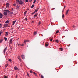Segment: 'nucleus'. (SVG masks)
<instances>
[{"label": "nucleus", "instance_id": "nucleus-1", "mask_svg": "<svg viewBox=\"0 0 78 78\" xmlns=\"http://www.w3.org/2000/svg\"><path fill=\"white\" fill-rule=\"evenodd\" d=\"M7 48H8V47H6L4 50V53H6V50H7Z\"/></svg>", "mask_w": 78, "mask_h": 78}, {"label": "nucleus", "instance_id": "nucleus-2", "mask_svg": "<svg viewBox=\"0 0 78 78\" xmlns=\"http://www.w3.org/2000/svg\"><path fill=\"white\" fill-rule=\"evenodd\" d=\"M14 70H19V69L18 68H17V66H15V67L14 68Z\"/></svg>", "mask_w": 78, "mask_h": 78}, {"label": "nucleus", "instance_id": "nucleus-3", "mask_svg": "<svg viewBox=\"0 0 78 78\" xmlns=\"http://www.w3.org/2000/svg\"><path fill=\"white\" fill-rule=\"evenodd\" d=\"M10 44H11L12 43V39H11L9 41Z\"/></svg>", "mask_w": 78, "mask_h": 78}, {"label": "nucleus", "instance_id": "nucleus-4", "mask_svg": "<svg viewBox=\"0 0 78 78\" xmlns=\"http://www.w3.org/2000/svg\"><path fill=\"white\" fill-rule=\"evenodd\" d=\"M21 58L23 59H25V56L24 55H21Z\"/></svg>", "mask_w": 78, "mask_h": 78}, {"label": "nucleus", "instance_id": "nucleus-5", "mask_svg": "<svg viewBox=\"0 0 78 78\" xmlns=\"http://www.w3.org/2000/svg\"><path fill=\"white\" fill-rule=\"evenodd\" d=\"M24 41L25 44H26V42H30V40H24Z\"/></svg>", "mask_w": 78, "mask_h": 78}, {"label": "nucleus", "instance_id": "nucleus-6", "mask_svg": "<svg viewBox=\"0 0 78 78\" xmlns=\"http://www.w3.org/2000/svg\"><path fill=\"white\" fill-rule=\"evenodd\" d=\"M19 3V4H20V5H22V4H23V2L22 1H20Z\"/></svg>", "mask_w": 78, "mask_h": 78}, {"label": "nucleus", "instance_id": "nucleus-7", "mask_svg": "<svg viewBox=\"0 0 78 78\" xmlns=\"http://www.w3.org/2000/svg\"><path fill=\"white\" fill-rule=\"evenodd\" d=\"M18 59H19L20 61H22V60H21V58H20V56H19L18 57Z\"/></svg>", "mask_w": 78, "mask_h": 78}, {"label": "nucleus", "instance_id": "nucleus-8", "mask_svg": "<svg viewBox=\"0 0 78 78\" xmlns=\"http://www.w3.org/2000/svg\"><path fill=\"white\" fill-rule=\"evenodd\" d=\"M48 45H49V44H48V43H46L45 44V47H48Z\"/></svg>", "mask_w": 78, "mask_h": 78}, {"label": "nucleus", "instance_id": "nucleus-9", "mask_svg": "<svg viewBox=\"0 0 78 78\" xmlns=\"http://www.w3.org/2000/svg\"><path fill=\"white\" fill-rule=\"evenodd\" d=\"M68 13H69V10H68L67 11H66V15H67V14H68Z\"/></svg>", "mask_w": 78, "mask_h": 78}, {"label": "nucleus", "instance_id": "nucleus-10", "mask_svg": "<svg viewBox=\"0 0 78 78\" xmlns=\"http://www.w3.org/2000/svg\"><path fill=\"white\" fill-rule=\"evenodd\" d=\"M9 6V4L8 3H6V7H8Z\"/></svg>", "mask_w": 78, "mask_h": 78}, {"label": "nucleus", "instance_id": "nucleus-11", "mask_svg": "<svg viewBox=\"0 0 78 78\" xmlns=\"http://www.w3.org/2000/svg\"><path fill=\"white\" fill-rule=\"evenodd\" d=\"M3 16L2 14L0 13V18H2Z\"/></svg>", "mask_w": 78, "mask_h": 78}, {"label": "nucleus", "instance_id": "nucleus-12", "mask_svg": "<svg viewBox=\"0 0 78 78\" xmlns=\"http://www.w3.org/2000/svg\"><path fill=\"white\" fill-rule=\"evenodd\" d=\"M33 73H34V74L35 76H37V74L36 73H35V72H33Z\"/></svg>", "mask_w": 78, "mask_h": 78}, {"label": "nucleus", "instance_id": "nucleus-13", "mask_svg": "<svg viewBox=\"0 0 78 78\" xmlns=\"http://www.w3.org/2000/svg\"><path fill=\"white\" fill-rule=\"evenodd\" d=\"M8 24H4V27H5V28H6V27H8Z\"/></svg>", "mask_w": 78, "mask_h": 78}, {"label": "nucleus", "instance_id": "nucleus-14", "mask_svg": "<svg viewBox=\"0 0 78 78\" xmlns=\"http://www.w3.org/2000/svg\"><path fill=\"white\" fill-rule=\"evenodd\" d=\"M7 14L8 13L6 12H5L4 13V16H7Z\"/></svg>", "mask_w": 78, "mask_h": 78}, {"label": "nucleus", "instance_id": "nucleus-15", "mask_svg": "<svg viewBox=\"0 0 78 78\" xmlns=\"http://www.w3.org/2000/svg\"><path fill=\"white\" fill-rule=\"evenodd\" d=\"M16 21H13V25H14V24H15V23H16Z\"/></svg>", "mask_w": 78, "mask_h": 78}, {"label": "nucleus", "instance_id": "nucleus-16", "mask_svg": "<svg viewBox=\"0 0 78 78\" xmlns=\"http://www.w3.org/2000/svg\"><path fill=\"white\" fill-rule=\"evenodd\" d=\"M34 17H37V13H36L34 15Z\"/></svg>", "mask_w": 78, "mask_h": 78}, {"label": "nucleus", "instance_id": "nucleus-17", "mask_svg": "<svg viewBox=\"0 0 78 78\" xmlns=\"http://www.w3.org/2000/svg\"><path fill=\"white\" fill-rule=\"evenodd\" d=\"M6 34H5V36H8V33L7 32H5Z\"/></svg>", "mask_w": 78, "mask_h": 78}, {"label": "nucleus", "instance_id": "nucleus-18", "mask_svg": "<svg viewBox=\"0 0 78 78\" xmlns=\"http://www.w3.org/2000/svg\"><path fill=\"white\" fill-rule=\"evenodd\" d=\"M9 14H13V12H11L10 11H9Z\"/></svg>", "mask_w": 78, "mask_h": 78}, {"label": "nucleus", "instance_id": "nucleus-19", "mask_svg": "<svg viewBox=\"0 0 78 78\" xmlns=\"http://www.w3.org/2000/svg\"><path fill=\"white\" fill-rule=\"evenodd\" d=\"M59 49L61 51H63V48H59Z\"/></svg>", "mask_w": 78, "mask_h": 78}, {"label": "nucleus", "instance_id": "nucleus-20", "mask_svg": "<svg viewBox=\"0 0 78 78\" xmlns=\"http://www.w3.org/2000/svg\"><path fill=\"white\" fill-rule=\"evenodd\" d=\"M36 34H37V32H34V36H35V35H36Z\"/></svg>", "mask_w": 78, "mask_h": 78}, {"label": "nucleus", "instance_id": "nucleus-21", "mask_svg": "<svg viewBox=\"0 0 78 78\" xmlns=\"http://www.w3.org/2000/svg\"><path fill=\"white\" fill-rule=\"evenodd\" d=\"M56 42H57V43H58L59 42V40H55Z\"/></svg>", "mask_w": 78, "mask_h": 78}, {"label": "nucleus", "instance_id": "nucleus-22", "mask_svg": "<svg viewBox=\"0 0 78 78\" xmlns=\"http://www.w3.org/2000/svg\"><path fill=\"white\" fill-rule=\"evenodd\" d=\"M9 21L7 20L5 22V23H9Z\"/></svg>", "mask_w": 78, "mask_h": 78}, {"label": "nucleus", "instance_id": "nucleus-23", "mask_svg": "<svg viewBox=\"0 0 78 78\" xmlns=\"http://www.w3.org/2000/svg\"><path fill=\"white\" fill-rule=\"evenodd\" d=\"M8 65L7 64H5V68H6V67H7L8 66Z\"/></svg>", "mask_w": 78, "mask_h": 78}, {"label": "nucleus", "instance_id": "nucleus-24", "mask_svg": "<svg viewBox=\"0 0 78 78\" xmlns=\"http://www.w3.org/2000/svg\"><path fill=\"white\" fill-rule=\"evenodd\" d=\"M3 42V39L0 40V43H2Z\"/></svg>", "mask_w": 78, "mask_h": 78}, {"label": "nucleus", "instance_id": "nucleus-25", "mask_svg": "<svg viewBox=\"0 0 78 78\" xmlns=\"http://www.w3.org/2000/svg\"><path fill=\"white\" fill-rule=\"evenodd\" d=\"M27 74L28 76L29 77V76H30V75H29V74H28V72H27Z\"/></svg>", "mask_w": 78, "mask_h": 78}, {"label": "nucleus", "instance_id": "nucleus-26", "mask_svg": "<svg viewBox=\"0 0 78 78\" xmlns=\"http://www.w3.org/2000/svg\"><path fill=\"white\" fill-rule=\"evenodd\" d=\"M62 19H64V14H63L62 16Z\"/></svg>", "mask_w": 78, "mask_h": 78}, {"label": "nucleus", "instance_id": "nucleus-27", "mask_svg": "<svg viewBox=\"0 0 78 78\" xmlns=\"http://www.w3.org/2000/svg\"><path fill=\"white\" fill-rule=\"evenodd\" d=\"M4 39L5 41H7V38H6L5 37H4Z\"/></svg>", "mask_w": 78, "mask_h": 78}, {"label": "nucleus", "instance_id": "nucleus-28", "mask_svg": "<svg viewBox=\"0 0 78 78\" xmlns=\"http://www.w3.org/2000/svg\"><path fill=\"white\" fill-rule=\"evenodd\" d=\"M34 5H32L31 7V8H33V7H34Z\"/></svg>", "mask_w": 78, "mask_h": 78}, {"label": "nucleus", "instance_id": "nucleus-29", "mask_svg": "<svg viewBox=\"0 0 78 78\" xmlns=\"http://www.w3.org/2000/svg\"><path fill=\"white\" fill-rule=\"evenodd\" d=\"M36 0H34V1L33 2L34 4L35 3H36Z\"/></svg>", "mask_w": 78, "mask_h": 78}, {"label": "nucleus", "instance_id": "nucleus-30", "mask_svg": "<svg viewBox=\"0 0 78 78\" xmlns=\"http://www.w3.org/2000/svg\"><path fill=\"white\" fill-rule=\"evenodd\" d=\"M30 73H33V71L32 70L30 71Z\"/></svg>", "mask_w": 78, "mask_h": 78}, {"label": "nucleus", "instance_id": "nucleus-31", "mask_svg": "<svg viewBox=\"0 0 78 78\" xmlns=\"http://www.w3.org/2000/svg\"><path fill=\"white\" fill-rule=\"evenodd\" d=\"M41 78H44V76H43V75H41Z\"/></svg>", "mask_w": 78, "mask_h": 78}, {"label": "nucleus", "instance_id": "nucleus-32", "mask_svg": "<svg viewBox=\"0 0 78 78\" xmlns=\"http://www.w3.org/2000/svg\"><path fill=\"white\" fill-rule=\"evenodd\" d=\"M37 11H38V10L37 9V10H35L34 12L35 13H36V12H37Z\"/></svg>", "mask_w": 78, "mask_h": 78}, {"label": "nucleus", "instance_id": "nucleus-33", "mask_svg": "<svg viewBox=\"0 0 78 78\" xmlns=\"http://www.w3.org/2000/svg\"><path fill=\"white\" fill-rule=\"evenodd\" d=\"M5 11H6V12H9V11L7 10H5Z\"/></svg>", "mask_w": 78, "mask_h": 78}, {"label": "nucleus", "instance_id": "nucleus-34", "mask_svg": "<svg viewBox=\"0 0 78 78\" xmlns=\"http://www.w3.org/2000/svg\"><path fill=\"white\" fill-rule=\"evenodd\" d=\"M59 30H57L56 32V33L57 34V33H59Z\"/></svg>", "mask_w": 78, "mask_h": 78}, {"label": "nucleus", "instance_id": "nucleus-35", "mask_svg": "<svg viewBox=\"0 0 78 78\" xmlns=\"http://www.w3.org/2000/svg\"><path fill=\"white\" fill-rule=\"evenodd\" d=\"M27 11H26L25 12H24V14H25V15L26 14V13H27Z\"/></svg>", "mask_w": 78, "mask_h": 78}, {"label": "nucleus", "instance_id": "nucleus-36", "mask_svg": "<svg viewBox=\"0 0 78 78\" xmlns=\"http://www.w3.org/2000/svg\"><path fill=\"white\" fill-rule=\"evenodd\" d=\"M9 61H10V62H11V61H12L11 59H9Z\"/></svg>", "mask_w": 78, "mask_h": 78}, {"label": "nucleus", "instance_id": "nucleus-37", "mask_svg": "<svg viewBox=\"0 0 78 78\" xmlns=\"http://www.w3.org/2000/svg\"><path fill=\"white\" fill-rule=\"evenodd\" d=\"M4 78H8V76H4Z\"/></svg>", "mask_w": 78, "mask_h": 78}, {"label": "nucleus", "instance_id": "nucleus-38", "mask_svg": "<svg viewBox=\"0 0 78 78\" xmlns=\"http://www.w3.org/2000/svg\"><path fill=\"white\" fill-rule=\"evenodd\" d=\"M1 34H2V31H0V36H1Z\"/></svg>", "mask_w": 78, "mask_h": 78}, {"label": "nucleus", "instance_id": "nucleus-39", "mask_svg": "<svg viewBox=\"0 0 78 78\" xmlns=\"http://www.w3.org/2000/svg\"><path fill=\"white\" fill-rule=\"evenodd\" d=\"M24 46V44H21V46L22 47H23V46Z\"/></svg>", "mask_w": 78, "mask_h": 78}, {"label": "nucleus", "instance_id": "nucleus-40", "mask_svg": "<svg viewBox=\"0 0 78 78\" xmlns=\"http://www.w3.org/2000/svg\"><path fill=\"white\" fill-rule=\"evenodd\" d=\"M49 39H50V41H53V39H51L50 38H49Z\"/></svg>", "mask_w": 78, "mask_h": 78}, {"label": "nucleus", "instance_id": "nucleus-41", "mask_svg": "<svg viewBox=\"0 0 78 78\" xmlns=\"http://www.w3.org/2000/svg\"><path fill=\"white\" fill-rule=\"evenodd\" d=\"M20 45L21 46V44H18V46H19Z\"/></svg>", "mask_w": 78, "mask_h": 78}, {"label": "nucleus", "instance_id": "nucleus-42", "mask_svg": "<svg viewBox=\"0 0 78 78\" xmlns=\"http://www.w3.org/2000/svg\"><path fill=\"white\" fill-rule=\"evenodd\" d=\"M16 1L17 3L18 2H19V0H16Z\"/></svg>", "mask_w": 78, "mask_h": 78}, {"label": "nucleus", "instance_id": "nucleus-43", "mask_svg": "<svg viewBox=\"0 0 78 78\" xmlns=\"http://www.w3.org/2000/svg\"><path fill=\"white\" fill-rule=\"evenodd\" d=\"M40 24H41V22L40 21L39 22L38 25H40Z\"/></svg>", "mask_w": 78, "mask_h": 78}, {"label": "nucleus", "instance_id": "nucleus-44", "mask_svg": "<svg viewBox=\"0 0 78 78\" xmlns=\"http://www.w3.org/2000/svg\"><path fill=\"white\" fill-rule=\"evenodd\" d=\"M75 26H74V25H73V28H75Z\"/></svg>", "mask_w": 78, "mask_h": 78}, {"label": "nucleus", "instance_id": "nucleus-45", "mask_svg": "<svg viewBox=\"0 0 78 78\" xmlns=\"http://www.w3.org/2000/svg\"><path fill=\"white\" fill-rule=\"evenodd\" d=\"M17 78V75H16V78Z\"/></svg>", "mask_w": 78, "mask_h": 78}, {"label": "nucleus", "instance_id": "nucleus-46", "mask_svg": "<svg viewBox=\"0 0 78 78\" xmlns=\"http://www.w3.org/2000/svg\"><path fill=\"white\" fill-rule=\"evenodd\" d=\"M0 27H2V25L1 24H0Z\"/></svg>", "mask_w": 78, "mask_h": 78}, {"label": "nucleus", "instance_id": "nucleus-47", "mask_svg": "<svg viewBox=\"0 0 78 78\" xmlns=\"http://www.w3.org/2000/svg\"><path fill=\"white\" fill-rule=\"evenodd\" d=\"M35 13V12H34L33 13H32V14H34Z\"/></svg>", "mask_w": 78, "mask_h": 78}, {"label": "nucleus", "instance_id": "nucleus-48", "mask_svg": "<svg viewBox=\"0 0 78 78\" xmlns=\"http://www.w3.org/2000/svg\"><path fill=\"white\" fill-rule=\"evenodd\" d=\"M26 2H28V0H26Z\"/></svg>", "mask_w": 78, "mask_h": 78}, {"label": "nucleus", "instance_id": "nucleus-49", "mask_svg": "<svg viewBox=\"0 0 78 78\" xmlns=\"http://www.w3.org/2000/svg\"><path fill=\"white\" fill-rule=\"evenodd\" d=\"M25 20L27 21V18H25Z\"/></svg>", "mask_w": 78, "mask_h": 78}, {"label": "nucleus", "instance_id": "nucleus-50", "mask_svg": "<svg viewBox=\"0 0 78 78\" xmlns=\"http://www.w3.org/2000/svg\"><path fill=\"white\" fill-rule=\"evenodd\" d=\"M32 0H29V2H31V1H32Z\"/></svg>", "mask_w": 78, "mask_h": 78}, {"label": "nucleus", "instance_id": "nucleus-51", "mask_svg": "<svg viewBox=\"0 0 78 78\" xmlns=\"http://www.w3.org/2000/svg\"><path fill=\"white\" fill-rule=\"evenodd\" d=\"M65 8H66V5H65L64 7V9H65Z\"/></svg>", "mask_w": 78, "mask_h": 78}, {"label": "nucleus", "instance_id": "nucleus-52", "mask_svg": "<svg viewBox=\"0 0 78 78\" xmlns=\"http://www.w3.org/2000/svg\"><path fill=\"white\" fill-rule=\"evenodd\" d=\"M13 6H16V4H13Z\"/></svg>", "mask_w": 78, "mask_h": 78}, {"label": "nucleus", "instance_id": "nucleus-53", "mask_svg": "<svg viewBox=\"0 0 78 78\" xmlns=\"http://www.w3.org/2000/svg\"><path fill=\"white\" fill-rule=\"evenodd\" d=\"M31 23H34V21H32Z\"/></svg>", "mask_w": 78, "mask_h": 78}, {"label": "nucleus", "instance_id": "nucleus-54", "mask_svg": "<svg viewBox=\"0 0 78 78\" xmlns=\"http://www.w3.org/2000/svg\"><path fill=\"white\" fill-rule=\"evenodd\" d=\"M27 11H28V10H29V9H27Z\"/></svg>", "mask_w": 78, "mask_h": 78}, {"label": "nucleus", "instance_id": "nucleus-55", "mask_svg": "<svg viewBox=\"0 0 78 78\" xmlns=\"http://www.w3.org/2000/svg\"><path fill=\"white\" fill-rule=\"evenodd\" d=\"M12 10H14V9H13V8H12Z\"/></svg>", "mask_w": 78, "mask_h": 78}, {"label": "nucleus", "instance_id": "nucleus-56", "mask_svg": "<svg viewBox=\"0 0 78 78\" xmlns=\"http://www.w3.org/2000/svg\"><path fill=\"white\" fill-rule=\"evenodd\" d=\"M62 12H64V10L62 11Z\"/></svg>", "mask_w": 78, "mask_h": 78}, {"label": "nucleus", "instance_id": "nucleus-57", "mask_svg": "<svg viewBox=\"0 0 78 78\" xmlns=\"http://www.w3.org/2000/svg\"><path fill=\"white\" fill-rule=\"evenodd\" d=\"M3 28H5V27H3Z\"/></svg>", "mask_w": 78, "mask_h": 78}]
</instances>
